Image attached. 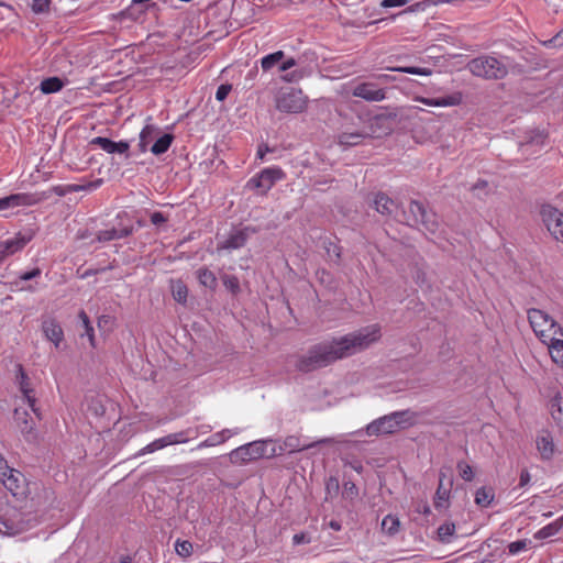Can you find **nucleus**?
Returning a JSON list of instances; mask_svg holds the SVG:
<instances>
[{"mask_svg":"<svg viewBox=\"0 0 563 563\" xmlns=\"http://www.w3.org/2000/svg\"><path fill=\"white\" fill-rule=\"evenodd\" d=\"M374 207L382 214H391L396 208V202L386 194L378 192L374 199Z\"/></svg>","mask_w":563,"mask_h":563,"instance_id":"cd10ccee","label":"nucleus"},{"mask_svg":"<svg viewBox=\"0 0 563 563\" xmlns=\"http://www.w3.org/2000/svg\"><path fill=\"white\" fill-rule=\"evenodd\" d=\"M409 3V0H383L380 2L382 8H396L404 7Z\"/></svg>","mask_w":563,"mask_h":563,"instance_id":"864d4df0","label":"nucleus"},{"mask_svg":"<svg viewBox=\"0 0 563 563\" xmlns=\"http://www.w3.org/2000/svg\"><path fill=\"white\" fill-rule=\"evenodd\" d=\"M377 79L385 81V82H389V81L394 80V77L390 75L380 74V75H377Z\"/></svg>","mask_w":563,"mask_h":563,"instance_id":"338daca9","label":"nucleus"},{"mask_svg":"<svg viewBox=\"0 0 563 563\" xmlns=\"http://www.w3.org/2000/svg\"><path fill=\"white\" fill-rule=\"evenodd\" d=\"M528 319L536 335L543 341L553 340L554 334L563 336V329L545 311L540 309H529Z\"/></svg>","mask_w":563,"mask_h":563,"instance_id":"7ed1b4c3","label":"nucleus"},{"mask_svg":"<svg viewBox=\"0 0 563 563\" xmlns=\"http://www.w3.org/2000/svg\"><path fill=\"white\" fill-rule=\"evenodd\" d=\"M29 529V522L18 509H10L0 517V534L15 536Z\"/></svg>","mask_w":563,"mask_h":563,"instance_id":"1a4fd4ad","label":"nucleus"},{"mask_svg":"<svg viewBox=\"0 0 563 563\" xmlns=\"http://www.w3.org/2000/svg\"><path fill=\"white\" fill-rule=\"evenodd\" d=\"M507 59L495 58V79L501 78L508 74Z\"/></svg>","mask_w":563,"mask_h":563,"instance_id":"8fccbe9b","label":"nucleus"},{"mask_svg":"<svg viewBox=\"0 0 563 563\" xmlns=\"http://www.w3.org/2000/svg\"><path fill=\"white\" fill-rule=\"evenodd\" d=\"M456 467H457L460 476L464 481H466V482L473 481L475 473H474L473 467L468 463L461 461L457 463Z\"/></svg>","mask_w":563,"mask_h":563,"instance_id":"a18cd8bd","label":"nucleus"},{"mask_svg":"<svg viewBox=\"0 0 563 563\" xmlns=\"http://www.w3.org/2000/svg\"><path fill=\"white\" fill-rule=\"evenodd\" d=\"M131 233H132V229L123 228V229L118 230V229L112 228V229L99 231L97 234V240L99 242H108V241L125 238V236L130 235Z\"/></svg>","mask_w":563,"mask_h":563,"instance_id":"c85d7f7f","label":"nucleus"},{"mask_svg":"<svg viewBox=\"0 0 563 563\" xmlns=\"http://www.w3.org/2000/svg\"><path fill=\"white\" fill-rule=\"evenodd\" d=\"M380 338V328L377 324L367 325L353 333L313 345L307 354L299 357L296 367L300 372H312L329 364L351 356Z\"/></svg>","mask_w":563,"mask_h":563,"instance_id":"f257e3e1","label":"nucleus"},{"mask_svg":"<svg viewBox=\"0 0 563 563\" xmlns=\"http://www.w3.org/2000/svg\"><path fill=\"white\" fill-rule=\"evenodd\" d=\"M444 474L440 472L439 486L434 496V506L435 508H442L446 506L450 498V487H444L443 485Z\"/></svg>","mask_w":563,"mask_h":563,"instance_id":"2f4dec72","label":"nucleus"},{"mask_svg":"<svg viewBox=\"0 0 563 563\" xmlns=\"http://www.w3.org/2000/svg\"><path fill=\"white\" fill-rule=\"evenodd\" d=\"M379 118H374L371 121L369 130H362L356 132H342L339 135V143L344 146H356L363 142L364 139L375 135L374 125L379 122Z\"/></svg>","mask_w":563,"mask_h":563,"instance_id":"4468645a","label":"nucleus"},{"mask_svg":"<svg viewBox=\"0 0 563 563\" xmlns=\"http://www.w3.org/2000/svg\"><path fill=\"white\" fill-rule=\"evenodd\" d=\"M455 525L453 522H444L438 528V539L442 543H451L455 536Z\"/></svg>","mask_w":563,"mask_h":563,"instance_id":"4c0bfd02","label":"nucleus"},{"mask_svg":"<svg viewBox=\"0 0 563 563\" xmlns=\"http://www.w3.org/2000/svg\"><path fill=\"white\" fill-rule=\"evenodd\" d=\"M296 65H297L296 59L290 57V58L282 62V64L279 65V70L287 71L288 69L295 67Z\"/></svg>","mask_w":563,"mask_h":563,"instance_id":"bf43d9fd","label":"nucleus"},{"mask_svg":"<svg viewBox=\"0 0 563 563\" xmlns=\"http://www.w3.org/2000/svg\"><path fill=\"white\" fill-rule=\"evenodd\" d=\"M167 221V218L164 216V213L159 212V211H155L151 214V222L154 224V225H159V224H163Z\"/></svg>","mask_w":563,"mask_h":563,"instance_id":"4d7b16f0","label":"nucleus"},{"mask_svg":"<svg viewBox=\"0 0 563 563\" xmlns=\"http://www.w3.org/2000/svg\"><path fill=\"white\" fill-rule=\"evenodd\" d=\"M528 547L527 540H517L508 544V553L511 555L519 554L525 551Z\"/></svg>","mask_w":563,"mask_h":563,"instance_id":"09e8293b","label":"nucleus"},{"mask_svg":"<svg viewBox=\"0 0 563 563\" xmlns=\"http://www.w3.org/2000/svg\"><path fill=\"white\" fill-rule=\"evenodd\" d=\"M470 71L477 76L488 78L493 71V63L489 57H477L468 63Z\"/></svg>","mask_w":563,"mask_h":563,"instance_id":"5701e85b","label":"nucleus"},{"mask_svg":"<svg viewBox=\"0 0 563 563\" xmlns=\"http://www.w3.org/2000/svg\"><path fill=\"white\" fill-rule=\"evenodd\" d=\"M310 541H311L310 537L305 532L296 533L292 537V543L295 545L308 544V543H310Z\"/></svg>","mask_w":563,"mask_h":563,"instance_id":"6e6d98bb","label":"nucleus"},{"mask_svg":"<svg viewBox=\"0 0 563 563\" xmlns=\"http://www.w3.org/2000/svg\"><path fill=\"white\" fill-rule=\"evenodd\" d=\"M42 275V271L38 267H34L29 272L21 273L14 285L22 291L34 292L38 289L37 278Z\"/></svg>","mask_w":563,"mask_h":563,"instance_id":"6ab92c4d","label":"nucleus"},{"mask_svg":"<svg viewBox=\"0 0 563 563\" xmlns=\"http://www.w3.org/2000/svg\"><path fill=\"white\" fill-rule=\"evenodd\" d=\"M352 95L368 102H379L386 99V90L369 81L356 85L352 90Z\"/></svg>","mask_w":563,"mask_h":563,"instance_id":"f8f14e48","label":"nucleus"},{"mask_svg":"<svg viewBox=\"0 0 563 563\" xmlns=\"http://www.w3.org/2000/svg\"><path fill=\"white\" fill-rule=\"evenodd\" d=\"M173 141H174V135L169 134V133H165L155 141V143L152 145L150 151L154 155H162L168 151Z\"/></svg>","mask_w":563,"mask_h":563,"instance_id":"e433bc0d","label":"nucleus"},{"mask_svg":"<svg viewBox=\"0 0 563 563\" xmlns=\"http://www.w3.org/2000/svg\"><path fill=\"white\" fill-rule=\"evenodd\" d=\"M12 467H10L8 465V462L7 460L2 456V454L0 453V479L4 478V475L8 474V472L11 470Z\"/></svg>","mask_w":563,"mask_h":563,"instance_id":"13d9d810","label":"nucleus"},{"mask_svg":"<svg viewBox=\"0 0 563 563\" xmlns=\"http://www.w3.org/2000/svg\"><path fill=\"white\" fill-rule=\"evenodd\" d=\"M540 214L551 235L563 243V213L551 205H543Z\"/></svg>","mask_w":563,"mask_h":563,"instance_id":"9d476101","label":"nucleus"},{"mask_svg":"<svg viewBox=\"0 0 563 563\" xmlns=\"http://www.w3.org/2000/svg\"><path fill=\"white\" fill-rule=\"evenodd\" d=\"M301 78V75L297 74L296 71L286 74L283 76V79L287 82H292Z\"/></svg>","mask_w":563,"mask_h":563,"instance_id":"680f3d73","label":"nucleus"},{"mask_svg":"<svg viewBox=\"0 0 563 563\" xmlns=\"http://www.w3.org/2000/svg\"><path fill=\"white\" fill-rule=\"evenodd\" d=\"M400 530V521L397 516L387 515L382 520V531L389 536H396Z\"/></svg>","mask_w":563,"mask_h":563,"instance_id":"c9c22d12","label":"nucleus"},{"mask_svg":"<svg viewBox=\"0 0 563 563\" xmlns=\"http://www.w3.org/2000/svg\"><path fill=\"white\" fill-rule=\"evenodd\" d=\"M429 3H430L429 1H426V2H419V3L412 4L406 10V12H416L420 9H424L426 4H429Z\"/></svg>","mask_w":563,"mask_h":563,"instance_id":"e2e57ef3","label":"nucleus"},{"mask_svg":"<svg viewBox=\"0 0 563 563\" xmlns=\"http://www.w3.org/2000/svg\"><path fill=\"white\" fill-rule=\"evenodd\" d=\"M284 170L278 166L264 168L262 172L253 176L247 181V187L257 189L261 194L266 195L273 186L285 178Z\"/></svg>","mask_w":563,"mask_h":563,"instance_id":"423d86ee","label":"nucleus"},{"mask_svg":"<svg viewBox=\"0 0 563 563\" xmlns=\"http://www.w3.org/2000/svg\"><path fill=\"white\" fill-rule=\"evenodd\" d=\"M15 384L20 393L19 399H21L24 404H27L33 413L38 419H41V410L36 406L37 398L34 385L30 377L27 376V374L25 373V371L23 369L22 365H18Z\"/></svg>","mask_w":563,"mask_h":563,"instance_id":"20e7f679","label":"nucleus"},{"mask_svg":"<svg viewBox=\"0 0 563 563\" xmlns=\"http://www.w3.org/2000/svg\"><path fill=\"white\" fill-rule=\"evenodd\" d=\"M169 445L170 444H169V441L167 440V435H165V437H162L159 439L154 440L153 442H151L150 444L144 446L139 452V455H144V454H147V453H153L155 451H158V450L164 449V448L169 446Z\"/></svg>","mask_w":563,"mask_h":563,"instance_id":"c03bdc74","label":"nucleus"},{"mask_svg":"<svg viewBox=\"0 0 563 563\" xmlns=\"http://www.w3.org/2000/svg\"><path fill=\"white\" fill-rule=\"evenodd\" d=\"M103 184L102 178H97L92 181H82L80 184H68L65 185L60 195H66L70 192H79V191H93L98 189Z\"/></svg>","mask_w":563,"mask_h":563,"instance_id":"a878e982","label":"nucleus"},{"mask_svg":"<svg viewBox=\"0 0 563 563\" xmlns=\"http://www.w3.org/2000/svg\"><path fill=\"white\" fill-rule=\"evenodd\" d=\"M158 128H156L153 124H146L141 133H140V141H139V147L140 152L145 153L147 151L148 144L153 141V139L157 135Z\"/></svg>","mask_w":563,"mask_h":563,"instance_id":"c756f323","label":"nucleus"},{"mask_svg":"<svg viewBox=\"0 0 563 563\" xmlns=\"http://www.w3.org/2000/svg\"><path fill=\"white\" fill-rule=\"evenodd\" d=\"M198 431L197 429H186L179 432L167 434V440L170 445L187 443L189 440L197 438Z\"/></svg>","mask_w":563,"mask_h":563,"instance_id":"7c9ffc66","label":"nucleus"},{"mask_svg":"<svg viewBox=\"0 0 563 563\" xmlns=\"http://www.w3.org/2000/svg\"><path fill=\"white\" fill-rule=\"evenodd\" d=\"M175 551L180 558L186 560L192 555L194 544L188 540L177 539L175 541Z\"/></svg>","mask_w":563,"mask_h":563,"instance_id":"37998d69","label":"nucleus"},{"mask_svg":"<svg viewBox=\"0 0 563 563\" xmlns=\"http://www.w3.org/2000/svg\"><path fill=\"white\" fill-rule=\"evenodd\" d=\"M329 527H330L332 530H334V531H340V530L342 529L341 523H340L339 521H336V520H331V521L329 522Z\"/></svg>","mask_w":563,"mask_h":563,"instance_id":"69168bd1","label":"nucleus"},{"mask_svg":"<svg viewBox=\"0 0 563 563\" xmlns=\"http://www.w3.org/2000/svg\"><path fill=\"white\" fill-rule=\"evenodd\" d=\"M14 422L27 441L35 439L34 422L27 411L15 408Z\"/></svg>","mask_w":563,"mask_h":563,"instance_id":"f3484780","label":"nucleus"},{"mask_svg":"<svg viewBox=\"0 0 563 563\" xmlns=\"http://www.w3.org/2000/svg\"><path fill=\"white\" fill-rule=\"evenodd\" d=\"M409 211L413 216L416 224H422L427 230L433 231L432 227L434 222L430 220L431 216L422 202L411 201Z\"/></svg>","mask_w":563,"mask_h":563,"instance_id":"4be33fe9","label":"nucleus"},{"mask_svg":"<svg viewBox=\"0 0 563 563\" xmlns=\"http://www.w3.org/2000/svg\"><path fill=\"white\" fill-rule=\"evenodd\" d=\"M51 0H32V11L34 13H44L49 9Z\"/></svg>","mask_w":563,"mask_h":563,"instance_id":"3c124183","label":"nucleus"},{"mask_svg":"<svg viewBox=\"0 0 563 563\" xmlns=\"http://www.w3.org/2000/svg\"><path fill=\"white\" fill-rule=\"evenodd\" d=\"M531 481V476L529 474V472L527 470H523L521 473H520V478H519V487H526L529 485Z\"/></svg>","mask_w":563,"mask_h":563,"instance_id":"052dcab7","label":"nucleus"},{"mask_svg":"<svg viewBox=\"0 0 563 563\" xmlns=\"http://www.w3.org/2000/svg\"><path fill=\"white\" fill-rule=\"evenodd\" d=\"M285 57L283 51H276L261 58V67L264 71L271 70L275 65L280 63Z\"/></svg>","mask_w":563,"mask_h":563,"instance_id":"ea45409f","label":"nucleus"},{"mask_svg":"<svg viewBox=\"0 0 563 563\" xmlns=\"http://www.w3.org/2000/svg\"><path fill=\"white\" fill-rule=\"evenodd\" d=\"M536 448L540 457L549 461L555 453V444L552 433L549 430H541L536 437Z\"/></svg>","mask_w":563,"mask_h":563,"instance_id":"2eb2a0df","label":"nucleus"},{"mask_svg":"<svg viewBox=\"0 0 563 563\" xmlns=\"http://www.w3.org/2000/svg\"><path fill=\"white\" fill-rule=\"evenodd\" d=\"M250 236V229L244 228L240 230H233L227 240L219 245V249L223 250H236L245 245Z\"/></svg>","mask_w":563,"mask_h":563,"instance_id":"412c9836","label":"nucleus"},{"mask_svg":"<svg viewBox=\"0 0 563 563\" xmlns=\"http://www.w3.org/2000/svg\"><path fill=\"white\" fill-rule=\"evenodd\" d=\"M41 328L44 336L58 349L64 341V331L60 323L55 318L47 317L43 319Z\"/></svg>","mask_w":563,"mask_h":563,"instance_id":"dca6fc26","label":"nucleus"},{"mask_svg":"<svg viewBox=\"0 0 563 563\" xmlns=\"http://www.w3.org/2000/svg\"><path fill=\"white\" fill-rule=\"evenodd\" d=\"M241 432V429L234 428V429H223L219 432L213 433L209 438H207L205 441L200 442L198 445V449L202 448H209V446H216L224 443L228 439L231 437L239 434Z\"/></svg>","mask_w":563,"mask_h":563,"instance_id":"b1692460","label":"nucleus"},{"mask_svg":"<svg viewBox=\"0 0 563 563\" xmlns=\"http://www.w3.org/2000/svg\"><path fill=\"white\" fill-rule=\"evenodd\" d=\"M391 71L405 73L410 75H419V76H430L432 70L426 67H416V66H398V67H389Z\"/></svg>","mask_w":563,"mask_h":563,"instance_id":"79ce46f5","label":"nucleus"},{"mask_svg":"<svg viewBox=\"0 0 563 563\" xmlns=\"http://www.w3.org/2000/svg\"><path fill=\"white\" fill-rule=\"evenodd\" d=\"M549 408L553 420L559 426H563V397L560 394L552 397Z\"/></svg>","mask_w":563,"mask_h":563,"instance_id":"473e14b6","label":"nucleus"},{"mask_svg":"<svg viewBox=\"0 0 563 563\" xmlns=\"http://www.w3.org/2000/svg\"><path fill=\"white\" fill-rule=\"evenodd\" d=\"M78 320L84 329V333H81V335H86L89 340L90 346L96 347L95 329L90 322L88 314L84 310L79 311Z\"/></svg>","mask_w":563,"mask_h":563,"instance_id":"72a5a7b5","label":"nucleus"},{"mask_svg":"<svg viewBox=\"0 0 563 563\" xmlns=\"http://www.w3.org/2000/svg\"><path fill=\"white\" fill-rule=\"evenodd\" d=\"M109 322H111L110 316L102 314L98 318V327L99 328H102L103 325L108 324Z\"/></svg>","mask_w":563,"mask_h":563,"instance_id":"0e129e2a","label":"nucleus"},{"mask_svg":"<svg viewBox=\"0 0 563 563\" xmlns=\"http://www.w3.org/2000/svg\"><path fill=\"white\" fill-rule=\"evenodd\" d=\"M554 363L563 367V336L559 334L553 335V340L543 341Z\"/></svg>","mask_w":563,"mask_h":563,"instance_id":"393cba45","label":"nucleus"},{"mask_svg":"<svg viewBox=\"0 0 563 563\" xmlns=\"http://www.w3.org/2000/svg\"><path fill=\"white\" fill-rule=\"evenodd\" d=\"M222 282L231 292L236 294L240 290V282L234 275H224Z\"/></svg>","mask_w":563,"mask_h":563,"instance_id":"de8ad7c7","label":"nucleus"},{"mask_svg":"<svg viewBox=\"0 0 563 563\" xmlns=\"http://www.w3.org/2000/svg\"><path fill=\"white\" fill-rule=\"evenodd\" d=\"M0 483L18 499L26 497L30 492L26 477L15 468H11Z\"/></svg>","mask_w":563,"mask_h":563,"instance_id":"9b49d317","label":"nucleus"},{"mask_svg":"<svg viewBox=\"0 0 563 563\" xmlns=\"http://www.w3.org/2000/svg\"><path fill=\"white\" fill-rule=\"evenodd\" d=\"M307 107V98L301 90L288 88L276 96V108L282 112L299 113Z\"/></svg>","mask_w":563,"mask_h":563,"instance_id":"39448f33","label":"nucleus"},{"mask_svg":"<svg viewBox=\"0 0 563 563\" xmlns=\"http://www.w3.org/2000/svg\"><path fill=\"white\" fill-rule=\"evenodd\" d=\"M231 85H220L216 91V99L223 101L231 91Z\"/></svg>","mask_w":563,"mask_h":563,"instance_id":"603ef678","label":"nucleus"},{"mask_svg":"<svg viewBox=\"0 0 563 563\" xmlns=\"http://www.w3.org/2000/svg\"><path fill=\"white\" fill-rule=\"evenodd\" d=\"M265 448V441H253L232 450L229 456L232 463L243 464L264 457L266 454Z\"/></svg>","mask_w":563,"mask_h":563,"instance_id":"6e6552de","label":"nucleus"},{"mask_svg":"<svg viewBox=\"0 0 563 563\" xmlns=\"http://www.w3.org/2000/svg\"><path fill=\"white\" fill-rule=\"evenodd\" d=\"M36 200L30 194H13L3 198H0V211L7 209H13L18 207L33 206Z\"/></svg>","mask_w":563,"mask_h":563,"instance_id":"aec40b11","label":"nucleus"},{"mask_svg":"<svg viewBox=\"0 0 563 563\" xmlns=\"http://www.w3.org/2000/svg\"><path fill=\"white\" fill-rule=\"evenodd\" d=\"M196 275H197V278H198L200 285H202L203 287H207L211 290L216 289V287L218 285V280H217V277L213 272H211L207 267H200L196 272Z\"/></svg>","mask_w":563,"mask_h":563,"instance_id":"f704fd0d","label":"nucleus"},{"mask_svg":"<svg viewBox=\"0 0 563 563\" xmlns=\"http://www.w3.org/2000/svg\"><path fill=\"white\" fill-rule=\"evenodd\" d=\"M90 145L98 146L108 154L124 155L125 158L130 157V143L128 141H112L108 137L96 136L90 141Z\"/></svg>","mask_w":563,"mask_h":563,"instance_id":"ddd939ff","label":"nucleus"},{"mask_svg":"<svg viewBox=\"0 0 563 563\" xmlns=\"http://www.w3.org/2000/svg\"><path fill=\"white\" fill-rule=\"evenodd\" d=\"M34 238L32 230H23L0 242V264L21 252Z\"/></svg>","mask_w":563,"mask_h":563,"instance_id":"0eeeda50","label":"nucleus"},{"mask_svg":"<svg viewBox=\"0 0 563 563\" xmlns=\"http://www.w3.org/2000/svg\"><path fill=\"white\" fill-rule=\"evenodd\" d=\"M417 412L406 409L379 417L366 426L367 435L391 434L417 422Z\"/></svg>","mask_w":563,"mask_h":563,"instance_id":"f03ea898","label":"nucleus"},{"mask_svg":"<svg viewBox=\"0 0 563 563\" xmlns=\"http://www.w3.org/2000/svg\"><path fill=\"white\" fill-rule=\"evenodd\" d=\"M63 87L64 81L58 77L46 78L40 85L41 91L45 95L58 92Z\"/></svg>","mask_w":563,"mask_h":563,"instance_id":"58836bf2","label":"nucleus"},{"mask_svg":"<svg viewBox=\"0 0 563 563\" xmlns=\"http://www.w3.org/2000/svg\"><path fill=\"white\" fill-rule=\"evenodd\" d=\"M416 100L428 107H454L461 104L463 95L460 91L453 92L445 97L440 98H427L417 97Z\"/></svg>","mask_w":563,"mask_h":563,"instance_id":"a211bd4d","label":"nucleus"},{"mask_svg":"<svg viewBox=\"0 0 563 563\" xmlns=\"http://www.w3.org/2000/svg\"><path fill=\"white\" fill-rule=\"evenodd\" d=\"M493 500V497H489L486 488L482 487L476 490L475 494V504L479 507H487Z\"/></svg>","mask_w":563,"mask_h":563,"instance_id":"49530a36","label":"nucleus"},{"mask_svg":"<svg viewBox=\"0 0 563 563\" xmlns=\"http://www.w3.org/2000/svg\"><path fill=\"white\" fill-rule=\"evenodd\" d=\"M419 512L423 514V515H429L430 514V507L427 503H424L419 509H418Z\"/></svg>","mask_w":563,"mask_h":563,"instance_id":"774afa93","label":"nucleus"},{"mask_svg":"<svg viewBox=\"0 0 563 563\" xmlns=\"http://www.w3.org/2000/svg\"><path fill=\"white\" fill-rule=\"evenodd\" d=\"M173 298L179 303H186L188 297V288L181 280H177L172 285Z\"/></svg>","mask_w":563,"mask_h":563,"instance_id":"a19ab883","label":"nucleus"},{"mask_svg":"<svg viewBox=\"0 0 563 563\" xmlns=\"http://www.w3.org/2000/svg\"><path fill=\"white\" fill-rule=\"evenodd\" d=\"M563 528V515L556 520L550 522L549 525L542 527L534 533V539L544 540L551 537L559 534L561 529Z\"/></svg>","mask_w":563,"mask_h":563,"instance_id":"bb28decb","label":"nucleus"},{"mask_svg":"<svg viewBox=\"0 0 563 563\" xmlns=\"http://www.w3.org/2000/svg\"><path fill=\"white\" fill-rule=\"evenodd\" d=\"M544 45L553 46V47L562 46L563 45V29L556 35H554L552 38L544 42Z\"/></svg>","mask_w":563,"mask_h":563,"instance_id":"5fc2aeb1","label":"nucleus"}]
</instances>
